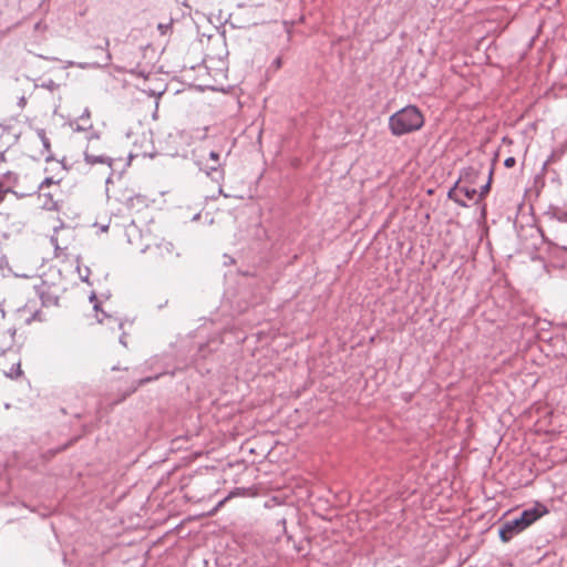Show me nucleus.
<instances>
[{"instance_id": "obj_6", "label": "nucleus", "mask_w": 567, "mask_h": 567, "mask_svg": "<svg viewBox=\"0 0 567 567\" xmlns=\"http://www.w3.org/2000/svg\"><path fill=\"white\" fill-rule=\"evenodd\" d=\"M209 158L215 162V165L208 166L206 168L207 176L212 177V179L216 182H220L224 179V171L221 169V165L219 163V153L212 151L209 153Z\"/></svg>"}, {"instance_id": "obj_3", "label": "nucleus", "mask_w": 567, "mask_h": 567, "mask_svg": "<svg viewBox=\"0 0 567 567\" xmlns=\"http://www.w3.org/2000/svg\"><path fill=\"white\" fill-rule=\"evenodd\" d=\"M549 228L551 231L555 233V236H554L555 245L561 246L563 248H567L566 245L561 244V241H564L561 234L567 228V213L566 212L559 213L556 216V218L551 219Z\"/></svg>"}, {"instance_id": "obj_22", "label": "nucleus", "mask_w": 567, "mask_h": 567, "mask_svg": "<svg viewBox=\"0 0 567 567\" xmlns=\"http://www.w3.org/2000/svg\"><path fill=\"white\" fill-rule=\"evenodd\" d=\"M24 103H25V99H24V97H21V99H20L19 104H20V105H24Z\"/></svg>"}, {"instance_id": "obj_8", "label": "nucleus", "mask_w": 567, "mask_h": 567, "mask_svg": "<svg viewBox=\"0 0 567 567\" xmlns=\"http://www.w3.org/2000/svg\"><path fill=\"white\" fill-rule=\"evenodd\" d=\"M125 205L130 209L140 210L142 208L147 207L148 199L144 195L136 194V195H133V196H130L128 198H126Z\"/></svg>"}, {"instance_id": "obj_19", "label": "nucleus", "mask_w": 567, "mask_h": 567, "mask_svg": "<svg viewBox=\"0 0 567 567\" xmlns=\"http://www.w3.org/2000/svg\"><path fill=\"white\" fill-rule=\"evenodd\" d=\"M516 164V159L514 157H507L504 162V165L507 167V168H511L513 167L514 165Z\"/></svg>"}, {"instance_id": "obj_7", "label": "nucleus", "mask_w": 567, "mask_h": 567, "mask_svg": "<svg viewBox=\"0 0 567 567\" xmlns=\"http://www.w3.org/2000/svg\"><path fill=\"white\" fill-rule=\"evenodd\" d=\"M70 126L75 132H87L92 130L91 114L89 109H85L78 121L71 122Z\"/></svg>"}, {"instance_id": "obj_9", "label": "nucleus", "mask_w": 567, "mask_h": 567, "mask_svg": "<svg viewBox=\"0 0 567 567\" xmlns=\"http://www.w3.org/2000/svg\"><path fill=\"white\" fill-rule=\"evenodd\" d=\"M39 197L41 198V205L47 210H58V202L54 200L52 193L40 192Z\"/></svg>"}, {"instance_id": "obj_1", "label": "nucleus", "mask_w": 567, "mask_h": 567, "mask_svg": "<svg viewBox=\"0 0 567 567\" xmlns=\"http://www.w3.org/2000/svg\"><path fill=\"white\" fill-rule=\"evenodd\" d=\"M545 505L537 503L534 507L527 508L520 513L519 517L505 522L498 530L499 538L503 543H508L516 535L525 530L537 519L547 514Z\"/></svg>"}, {"instance_id": "obj_24", "label": "nucleus", "mask_w": 567, "mask_h": 567, "mask_svg": "<svg viewBox=\"0 0 567 567\" xmlns=\"http://www.w3.org/2000/svg\"><path fill=\"white\" fill-rule=\"evenodd\" d=\"M62 231H65V229L62 228ZM66 231L70 233V234L72 233L71 229H66Z\"/></svg>"}, {"instance_id": "obj_20", "label": "nucleus", "mask_w": 567, "mask_h": 567, "mask_svg": "<svg viewBox=\"0 0 567 567\" xmlns=\"http://www.w3.org/2000/svg\"><path fill=\"white\" fill-rule=\"evenodd\" d=\"M281 64H282L281 58L278 56L274 60L271 66H274L276 70H278L281 68Z\"/></svg>"}, {"instance_id": "obj_4", "label": "nucleus", "mask_w": 567, "mask_h": 567, "mask_svg": "<svg viewBox=\"0 0 567 567\" xmlns=\"http://www.w3.org/2000/svg\"><path fill=\"white\" fill-rule=\"evenodd\" d=\"M477 192L475 188H471L467 186H456L453 190L449 193V197L453 199L460 206L466 207L467 203L465 199H474Z\"/></svg>"}, {"instance_id": "obj_2", "label": "nucleus", "mask_w": 567, "mask_h": 567, "mask_svg": "<svg viewBox=\"0 0 567 567\" xmlns=\"http://www.w3.org/2000/svg\"><path fill=\"white\" fill-rule=\"evenodd\" d=\"M424 124L422 113L413 105L405 106L389 118V128L394 136L420 130Z\"/></svg>"}, {"instance_id": "obj_21", "label": "nucleus", "mask_w": 567, "mask_h": 567, "mask_svg": "<svg viewBox=\"0 0 567 567\" xmlns=\"http://www.w3.org/2000/svg\"><path fill=\"white\" fill-rule=\"evenodd\" d=\"M218 194H219V195H223L224 197H228V195L224 193V190H223V188H221V187H219V189H218Z\"/></svg>"}, {"instance_id": "obj_12", "label": "nucleus", "mask_w": 567, "mask_h": 567, "mask_svg": "<svg viewBox=\"0 0 567 567\" xmlns=\"http://www.w3.org/2000/svg\"><path fill=\"white\" fill-rule=\"evenodd\" d=\"M234 495H236L235 492L229 493L225 498L219 501L217 505L212 509L209 513L210 515H214L219 508H221Z\"/></svg>"}, {"instance_id": "obj_10", "label": "nucleus", "mask_w": 567, "mask_h": 567, "mask_svg": "<svg viewBox=\"0 0 567 567\" xmlns=\"http://www.w3.org/2000/svg\"><path fill=\"white\" fill-rule=\"evenodd\" d=\"M85 161L87 164H107L109 166L112 165V159L110 157L103 156V155H92L85 152L84 154Z\"/></svg>"}, {"instance_id": "obj_14", "label": "nucleus", "mask_w": 567, "mask_h": 567, "mask_svg": "<svg viewBox=\"0 0 567 567\" xmlns=\"http://www.w3.org/2000/svg\"><path fill=\"white\" fill-rule=\"evenodd\" d=\"M53 184H58L56 182L53 181L52 177H47L41 184H40V192H43L47 187L53 185Z\"/></svg>"}, {"instance_id": "obj_13", "label": "nucleus", "mask_w": 567, "mask_h": 567, "mask_svg": "<svg viewBox=\"0 0 567 567\" xmlns=\"http://www.w3.org/2000/svg\"><path fill=\"white\" fill-rule=\"evenodd\" d=\"M157 29H158V31L161 32L162 35H166L172 30V23L171 22H168V23H159L157 25Z\"/></svg>"}, {"instance_id": "obj_15", "label": "nucleus", "mask_w": 567, "mask_h": 567, "mask_svg": "<svg viewBox=\"0 0 567 567\" xmlns=\"http://www.w3.org/2000/svg\"><path fill=\"white\" fill-rule=\"evenodd\" d=\"M44 288H45L44 285H42V286L38 287L37 290H38L40 298L42 299V302L44 305H48L51 301H50L49 297L48 298L45 297Z\"/></svg>"}, {"instance_id": "obj_16", "label": "nucleus", "mask_w": 567, "mask_h": 567, "mask_svg": "<svg viewBox=\"0 0 567 567\" xmlns=\"http://www.w3.org/2000/svg\"><path fill=\"white\" fill-rule=\"evenodd\" d=\"M39 136H40V138H41V141H42V144H43V146L45 147V150H48V151H49V150H50V141H49V138L45 136V133H44V131H43V130H41V131L39 132Z\"/></svg>"}, {"instance_id": "obj_23", "label": "nucleus", "mask_w": 567, "mask_h": 567, "mask_svg": "<svg viewBox=\"0 0 567 567\" xmlns=\"http://www.w3.org/2000/svg\"><path fill=\"white\" fill-rule=\"evenodd\" d=\"M151 380H152V379L146 378V380H143V381H142V383L147 382V381H151Z\"/></svg>"}, {"instance_id": "obj_18", "label": "nucleus", "mask_w": 567, "mask_h": 567, "mask_svg": "<svg viewBox=\"0 0 567 567\" xmlns=\"http://www.w3.org/2000/svg\"><path fill=\"white\" fill-rule=\"evenodd\" d=\"M20 374H21L20 363L17 364L16 369L12 368L11 371L9 373H7V375L10 378H17Z\"/></svg>"}, {"instance_id": "obj_17", "label": "nucleus", "mask_w": 567, "mask_h": 567, "mask_svg": "<svg viewBox=\"0 0 567 567\" xmlns=\"http://www.w3.org/2000/svg\"><path fill=\"white\" fill-rule=\"evenodd\" d=\"M491 175H492V172L489 173V176ZM489 187H491V178L488 179V182L484 186L481 187V192H480L478 196L480 197L485 196L488 193Z\"/></svg>"}, {"instance_id": "obj_5", "label": "nucleus", "mask_w": 567, "mask_h": 567, "mask_svg": "<svg viewBox=\"0 0 567 567\" xmlns=\"http://www.w3.org/2000/svg\"><path fill=\"white\" fill-rule=\"evenodd\" d=\"M173 255V245L171 243L159 244L152 250V257L157 265L165 264Z\"/></svg>"}, {"instance_id": "obj_11", "label": "nucleus", "mask_w": 567, "mask_h": 567, "mask_svg": "<svg viewBox=\"0 0 567 567\" xmlns=\"http://www.w3.org/2000/svg\"><path fill=\"white\" fill-rule=\"evenodd\" d=\"M54 233H55V234H54L53 236H51V244L54 246V249H55V256H56V257H59V256H60V252H62V251H64V250H66V249H68V246H66V245L62 246V245L60 244V239H59V230H58V229H55V230H54Z\"/></svg>"}]
</instances>
